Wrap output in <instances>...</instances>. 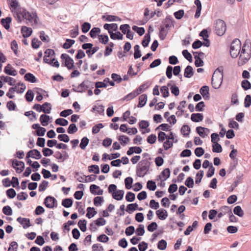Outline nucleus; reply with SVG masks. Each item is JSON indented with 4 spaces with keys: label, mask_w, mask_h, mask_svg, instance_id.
I'll use <instances>...</instances> for the list:
<instances>
[{
    "label": "nucleus",
    "mask_w": 251,
    "mask_h": 251,
    "mask_svg": "<svg viewBox=\"0 0 251 251\" xmlns=\"http://www.w3.org/2000/svg\"><path fill=\"white\" fill-rule=\"evenodd\" d=\"M203 117L202 114L200 113H193L191 115V119L193 122H199L202 121Z\"/></svg>",
    "instance_id": "22"
},
{
    "label": "nucleus",
    "mask_w": 251,
    "mask_h": 251,
    "mask_svg": "<svg viewBox=\"0 0 251 251\" xmlns=\"http://www.w3.org/2000/svg\"><path fill=\"white\" fill-rule=\"evenodd\" d=\"M103 201V198L102 197H96L94 199V204L96 206L101 205Z\"/></svg>",
    "instance_id": "58"
},
{
    "label": "nucleus",
    "mask_w": 251,
    "mask_h": 251,
    "mask_svg": "<svg viewBox=\"0 0 251 251\" xmlns=\"http://www.w3.org/2000/svg\"><path fill=\"white\" fill-rule=\"evenodd\" d=\"M170 170L169 168L165 169L161 173L160 175L158 176L160 179L161 178V177H163L164 178L162 180V181H165L167 178L170 177Z\"/></svg>",
    "instance_id": "27"
},
{
    "label": "nucleus",
    "mask_w": 251,
    "mask_h": 251,
    "mask_svg": "<svg viewBox=\"0 0 251 251\" xmlns=\"http://www.w3.org/2000/svg\"><path fill=\"white\" fill-rule=\"evenodd\" d=\"M190 132V127L188 125H183L181 128V132L184 136H189Z\"/></svg>",
    "instance_id": "41"
},
{
    "label": "nucleus",
    "mask_w": 251,
    "mask_h": 251,
    "mask_svg": "<svg viewBox=\"0 0 251 251\" xmlns=\"http://www.w3.org/2000/svg\"><path fill=\"white\" fill-rule=\"evenodd\" d=\"M212 151L214 152H221L222 151V146L218 143L214 144L212 146Z\"/></svg>",
    "instance_id": "62"
},
{
    "label": "nucleus",
    "mask_w": 251,
    "mask_h": 251,
    "mask_svg": "<svg viewBox=\"0 0 251 251\" xmlns=\"http://www.w3.org/2000/svg\"><path fill=\"white\" fill-rule=\"evenodd\" d=\"M147 101V95L146 94H142L139 97V103L138 104V107H142L146 103Z\"/></svg>",
    "instance_id": "20"
},
{
    "label": "nucleus",
    "mask_w": 251,
    "mask_h": 251,
    "mask_svg": "<svg viewBox=\"0 0 251 251\" xmlns=\"http://www.w3.org/2000/svg\"><path fill=\"white\" fill-rule=\"evenodd\" d=\"M110 37L113 40H122L123 38V35L120 32L117 31L116 33H113L111 31H109Z\"/></svg>",
    "instance_id": "25"
},
{
    "label": "nucleus",
    "mask_w": 251,
    "mask_h": 251,
    "mask_svg": "<svg viewBox=\"0 0 251 251\" xmlns=\"http://www.w3.org/2000/svg\"><path fill=\"white\" fill-rule=\"evenodd\" d=\"M138 95V93L137 92H136L135 90H134V91H132V92L129 93L128 94L126 95V96H125L122 99V100H126V101H128L129 100H131L134 99V98L137 97Z\"/></svg>",
    "instance_id": "30"
},
{
    "label": "nucleus",
    "mask_w": 251,
    "mask_h": 251,
    "mask_svg": "<svg viewBox=\"0 0 251 251\" xmlns=\"http://www.w3.org/2000/svg\"><path fill=\"white\" fill-rule=\"evenodd\" d=\"M10 87L11 92L17 93V94H23L26 89L25 85L22 82H19L16 84H14V86Z\"/></svg>",
    "instance_id": "8"
},
{
    "label": "nucleus",
    "mask_w": 251,
    "mask_h": 251,
    "mask_svg": "<svg viewBox=\"0 0 251 251\" xmlns=\"http://www.w3.org/2000/svg\"><path fill=\"white\" fill-rule=\"evenodd\" d=\"M22 17L27 20L29 23L32 25L33 24L36 25L38 24L39 18L36 13H30L24 8H20V11Z\"/></svg>",
    "instance_id": "3"
},
{
    "label": "nucleus",
    "mask_w": 251,
    "mask_h": 251,
    "mask_svg": "<svg viewBox=\"0 0 251 251\" xmlns=\"http://www.w3.org/2000/svg\"><path fill=\"white\" fill-rule=\"evenodd\" d=\"M150 85V84L149 83L146 82L140 85L138 88H137L135 90L136 91V92L138 93L139 95L140 93L144 92L147 89H148Z\"/></svg>",
    "instance_id": "29"
},
{
    "label": "nucleus",
    "mask_w": 251,
    "mask_h": 251,
    "mask_svg": "<svg viewBox=\"0 0 251 251\" xmlns=\"http://www.w3.org/2000/svg\"><path fill=\"white\" fill-rule=\"evenodd\" d=\"M4 72L6 74L12 76H15L17 75L16 71L11 67L10 64H8L5 67Z\"/></svg>",
    "instance_id": "19"
},
{
    "label": "nucleus",
    "mask_w": 251,
    "mask_h": 251,
    "mask_svg": "<svg viewBox=\"0 0 251 251\" xmlns=\"http://www.w3.org/2000/svg\"><path fill=\"white\" fill-rule=\"evenodd\" d=\"M242 87L245 90H247L251 88V84L247 80H243L241 83Z\"/></svg>",
    "instance_id": "64"
},
{
    "label": "nucleus",
    "mask_w": 251,
    "mask_h": 251,
    "mask_svg": "<svg viewBox=\"0 0 251 251\" xmlns=\"http://www.w3.org/2000/svg\"><path fill=\"white\" fill-rule=\"evenodd\" d=\"M34 98V93L31 90H28L25 95V98L26 100L28 102H31L32 101Z\"/></svg>",
    "instance_id": "46"
},
{
    "label": "nucleus",
    "mask_w": 251,
    "mask_h": 251,
    "mask_svg": "<svg viewBox=\"0 0 251 251\" xmlns=\"http://www.w3.org/2000/svg\"><path fill=\"white\" fill-rule=\"evenodd\" d=\"M77 131V128L75 124H71L70 125L67 132L69 134H73Z\"/></svg>",
    "instance_id": "52"
},
{
    "label": "nucleus",
    "mask_w": 251,
    "mask_h": 251,
    "mask_svg": "<svg viewBox=\"0 0 251 251\" xmlns=\"http://www.w3.org/2000/svg\"><path fill=\"white\" fill-rule=\"evenodd\" d=\"M75 43V41L72 39H67L66 40L65 43H64L63 45V48L65 49H69L74 43Z\"/></svg>",
    "instance_id": "55"
},
{
    "label": "nucleus",
    "mask_w": 251,
    "mask_h": 251,
    "mask_svg": "<svg viewBox=\"0 0 251 251\" xmlns=\"http://www.w3.org/2000/svg\"><path fill=\"white\" fill-rule=\"evenodd\" d=\"M250 52H246L245 54H240L239 59L243 62V63H246L249 61L251 57V50L249 49Z\"/></svg>",
    "instance_id": "32"
},
{
    "label": "nucleus",
    "mask_w": 251,
    "mask_h": 251,
    "mask_svg": "<svg viewBox=\"0 0 251 251\" xmlns=\"http://www.w3.org/2000/svg\"><path fill=\"white\" fill-rule=\"evenodd\" d=\"M42 112H43L46 114H50L51 110V105L50 103L45 102L44 104L41 105Z\"/></svg>",
    "instance_id": "23"
},
{
    "label": "nucleus",
    "mask_w": 251,
    "mask_h": 251,
    "mask_svg": "<svg viewBox=\"0 0 251 251\" xmlns=\"http://www.w3.org/2000/svg\"><path fill=\"white\" fill-rule=\"evenodd\" d=\"M241 47V41L238 39H235L231 43L230 53L232 58H236L240 53Z\"/></svg>",
    "instance_id": "4"
},
{
    "label": "nucleus",
    "mask_w": 251,
    "mask_h": 251,
    "mask_svg": "<svg viewBox=\"0 0 251 251\" xmlns=\"http://www.w3.org/2000/svg\"><path fill=\"white\" fill-rule=\"evenodd\" d=\"M150 40H151L150 34L149 33H148L146 34V35H145V36L144 37L143 40H142V46L145 48L147 47L149 45Z\"/></svg>",
    "instance_id": "39"
},
{
    "label": "nucleus",
    "mask_w": 251,
    "mask_h": 251,
    "mask_svg": "<svg viewBox=\"0 0 251 251\" xmlns=\"http://www.w3.org/2000/svg\"><path fill=\"white\" fill-rule=\"evenodd\" d=\"M172 17L171 16H167L164 22V25L163 26H162V27H165L166 29H168L169 27H170L172 26V21H171Z\"/></svg>",
    "instance_id": "51"
},
{
    "label": "nucleus",
    "mask_w": 251,
    "mask_h": 251,
    "mask_svg": "<svg viewBox=\"0 0 251 251\" xmlns=\"http://www.w3.org/2000/svg\"><path fill=\"white\" fill-rule=\"evenodd\" d=\"M134 57L135 59H137L140 58L142 54L141 51L140 50V47L139 45H136L134 47Z\"/></svg>",
    "instance_id": "49"
},
{
    "label": "nucleus",
    "mask_w": 251,
    "mask_h": 251,
    "mask_svg": "<svg viewBox=\"0 0 251 251\" xmlns=\"http://www.w3.org/2000/svg\"><path fill=\"white\" fill-rule=\"evenodd\" d=\"M124 193L125 192L124 190H119L113 193L112 197L113 199L117 201H120L123 199Z\"/></svg>",
    "instance_id": "17"
},
{
    "label": "nucleus",
    "mask_w": 251,
    "mask_h": 251,
    "mask_svg": "<svg viewBox=\"0 0 251 251\" xmlns=\"http://www.w3.org/2000/svg\"><path fill=\"white\" fill-rule=\"evenodd\" d=\"M151 163L147 159H143L140 161L136 166V173L138 177H143L147 174Z\"/></svg>",
    "instance_id": "1"
},
{
    "label": "nucleus",
    "mask_w": 251,
    "mask_h": 251,
    "mask_svg": "<svg viewBox=\"0 0 251 251\" xmlns=\"http://www.w3.org/2000/svg\"><path fill=\"white\" fill-rule=\"evenodd\" d=\"M87 211L86 217L89 219L92 218L97 213V212L95 210L94 207H89L87 208Z\"/></svg>",
    "instance_id": "42"
},
{
    "label": "nucleus",
    "mask_w": 251,
    "mask_h": 251,
    "mask_svg": "<svg viewBox=\"0 0 251 251\" xmlns=\"http://www.w3.org/2000/svg\"><path fill=\"white\" fill-rule=\"evenodd\" d=\"M147 187L151 191H154L156 188V183L153 180H148L147 183Z\"/></svg>",
    "instance_id": "50"
},
{
    "label": "nucleus",
    "mask_w": 251,
    "mask_h": 251,
    "mask_svg": "<svg viewBox=\"0 0 251 251\" xmlns=\"http://www.w3.org/2000/svg\"><path fill=\"white\" fill-rule=\"evenodd\" d=\"M17 221L22 225L23 228L25 229H26L31 226L30 220L28 218L20 217L17 219Z\"/></svg>",
    "instance_id": "12"
},
{
    "label": "nucleus",
    "mask_w": 251,
    "mask_h": 251,
    "mask_svg": "<svg viewBox=\"0 0 251 251\" xmlns=\"http://www.w3.org/2000/svg\"><path fill=\"white\" fill-rule=\"evenodd\" d=\"M103 27L105 29L107 30L108 31H111L110 29H112L116 31L118 29V25L115 23L111 24H105L103 25Z\"/></svg>",
    "instance_id": "33"
},
{
    "label": "nucleus",
    "mask_w": 251,
    "mask_h": 251,
    "mask_svg": "<svg viewBox=\"0 0 251 251\" xmlns=\"http://www.w3.org/2000/svg\"><path fill=\"white\" fill-rule=\"evenodd\" d=\"M91 24L88 22L84 23L81 25V29L82 32L87 33L91 28Z\"/></svg>",
    "instance_id": "60"
},
{
    "label": "nucleus",
    "mask_w": 251,
    "mask_h": 251,
    "mask_svg": "<svg viewBox=\"0 0 251 251\" xmlns=\"http://www.w3.org/2000/svg\"><path fill=\"white\" fill-rule=\"evenodd\" d=\"M21 32L24 38L29 37L32 32V30L30 27H27L25 26H22L21 28Z\"/></svg>",
    "instance_id": "16"
},
{
    "label": "nucleus",
    "mask_w": 251,
    "mask_h": 251,
    "mask_svg": "<svg viewBox=\"0 0 251 251\" xmlns=\"http://www.w3.org/2000/svg\"><path fill=\"white\" fill-rule=\"evenodd\" d=\"M102 19L103 20L108 22L117 21L121 20V19L119 17L110 15H103L102 16Z\"/></svg>",
    "instance_id": "21"
},
{
    "label": "nucleus",
    "mask_w": 251,
    "mask_h": 251,
    "mask_svg": "<svg viewBox=\"0 0 251 251\" xmlns=\"http://www.w3.org/2000/svg\"><path fill=\"white\" fill-rule=\"evenodd\" d=\"M86 224L87 222L85 220H79L78 222V226L82 232L86 230Z\"/></svg>",
    "instance_id": "47"
},
{
    "label": "nucleus",
    "mask_w": 251,
    "mask_h": 251,
    "mask_svg": "<svg viewBox=\"0 0 251 251\" xmlns=\"http://www.w3.org/2000/svg\"><path fill=\"white\" fill-rule=\"evenodd\" d=\"M133 182V179L131 177H127L125 179V187L127 189H131L132 187V183Z\"/></svg>",
    "instance_id": "53"
},
{
    "label": "nucleus",
    "mask_w": 251,
    "mask_h": 251,
    "mask_svg": "<svg viewBox=\"0 0 251 251\" xmlns=\"http://www.w3.org/2000/svg\"><path fill=\"white\" fill-rule=\"evenodd\" d=\"M193 54L194 55V58L195 59V63H203L201 57L204 55V53L202 52H194Z\"/></svg>",
    "instance_id": "26"
},
{
    "label": "nucleus",
    "mask_w": 251,
    "mask_h": 251,
    "mask_svg": "<svg viewBox=\"0 0 251 251\" xmlns=\"http://www.w3.org/2000/svg\"><path fill=\"white\" fill-rule=\"evenodd\" d=\"M75 177L80 182H87V179H85L86 176L85 175L81 176L78 172H76L75 175Z\"/></svg>",
    "instance_id": "45"
},
{
    "label": "nucleus",
    "mask_w": 251,
    "mask_h": 251,
    "mask_svg": "<svg viewBox=\"0 0 251 251\" xmlns=\"http://www.w3.org/2000/svg\"><path fill=\"white\" fill-rule=\"evenodd\" d=\"M88 170L89 172H93L96 174H98L100 173L99 167L97 165L90 166Z\"/></svg>",
    "instance_id": "57"
},
{
    "label": "nucleus",
    "mask_w": 251,
    "mask_h": 251,
    "mask_svg": "<svg viewBox=\"0 0 251 251\" xmlns=\"http://www.w3.org/2000/svg\"><path fill=\"white\" fill-rule=\"evenodd\" d=\"M94 85L93 82L89 80H85L79 85L75 86L73 91L78 93H83L88 89H93Z\"/></svg>",
    "instance_id": "6"
},
{
    "label": "nucleus",
    "mask_w": 251,
    "mask_h": 251,
    "mask_svg": "<svg viewBox=\"0 0 251 251\" xmlns=\"http://www.w3.org/2000/svg\"><path fill=\"white\" fill-rule=\"evenodd\" d=\"M233 212L235 215L240 217H243L244 214V211L242 209L241 206L238 205L234 207L233 209Z\"/></svg>",
    "instance_id": "43"
},
{
    "label": "nucleus",
    "mask_w": 251,
    "mask_h": 251,
    "mask_svg": "<svg viewBox=\"0 0 251 251\" xmlns=\"http://www.w3.org/2000/svg\"><path fill=\"white\" fill-rule=\"evenodd\" d=\"M226 26L225 22L221 19L217 20L214 24V30L216 34L219 36L224 34Z\"/></svg>",
    "instance_id": "5"
},
{
    "label": "nucleus",
    "mask_w": 251,
    "mask_h": 251,
    "mask_svg": "<svg viewBox=\"0 0 251 251\" xmlns=\"http://www.w3.org/2000/svg\"><path fill=\"white\" fill-rule=\"evenodd\" d=\"M73 200L71 198H66L62 201V205L66 208H69L72 206Z\"/></svg>",
    "instance_id": "40"
},
{
    "label": "nucleus",
    "mask_w": 251,
    "mask_h": 251,
    "mask_svg": "<svg viewBox=\"0 0 251 251\" xmlns=\"http://www.w3.org/2000/svg\"><path fill=\"white\" fill-rule=\"evenodd\" d=\"M204 175V172L202 170L199 171V172L196 174L195 183L196 184H199L202 179V178Z\"/></svg>",
    "instance_id": "54"
},
{
    "label": "nucleus",
    "mask_w": 251,
    "mask_h": 251,
    "mask_svg": "<svg viewBox=\"0 0 251 251\" xmlns=\"http://www.w3.org/2000/svg\"><path fill=\"white\" fill-rule=\"evenodd\" d=\"M26 157L27 158L32 157L35 159H39L42 157V155L39 151L36 149H33L27 152Z\"/></svg>",
    "instance_id": "11"
},
{
    "label": "nucleus",
    "mask_w": 251,
    "mask_h": 251,
    "mask_svg": "<svg viewBox=\"0 0 251 251\" xmlns=\"http://www.w3.org/2000/svg\"><path fill=\"white\" fill-rule=\"evenodd\" d=\"M167 247V242L162 239L159 241L157 244V248L160 250H164Z\"/></svg>",
    "instance_id": "61"
},
{
    "label": "nucleus",
    "mask_w": 251,
    "mask_h": 251,
    "mask_svg": "<svg viewBox=\"0 0 251 251\" xmlns=\"http://www.w3.org/2000/svg\"><path fill=\"white\" fill-rule=\"evenodd\" d=\"M24 77L25 80L31 83H35L36 81V78L35 76L31 73L26 74Z\"/></svg>",
    "instance_id": "38"
},
{
    "label": "nucleus",
    "mask_w": 251,
    "mask_h": 251,
    "mask_svg": "<svg viewBox=\"0 0 251 251\" xmlns=\"http://www.w3.org/2000/svg\"><path fill=\"white\" fill-rule=\"evenodd\" d=\"M91 111L92 112L97 111L100 115H103L104 114V106L101 104L94 105Z\"/></svg>",
    "instance_id": "18"
},
{
    "label": "nucleus",
    "mask_w": 251,
    "mask_h": 251,
    "mask_svg": "<svg viewBox=\"0 0 251 251\" xmlns=\"http://www.w3.org/2000/svg\"><path fill=\"white\" fill-rule=\"evenodd\" d=\"M44 54V63H58L55 57V54L54 50L50 49H47L45 51Z\"/></svg>",
    "instance_id": "7"
},
{
    "label": "nucleus",
    "mask_w": 251,
    "mask_h": 251,
    "mask_svg": "<svg viewBox=\"0 0 251 251\" xmlns=\"http://www.w3.org/2000/svg\"><path fill=\"white\" fill-rule=\"evenodd\" d=\"M55 123L56 125H60L61 126H66L68 124V121L63 118L57 119L55 120Z\"/></svg>",
    "instance_id": "56"
},
{
    "label": "nucleus",
    "mask_w": 251,
    "mask_h": 251,
    "mask_svg": "<svg viewBox=\"0 0 251 251\" xmlns=\"http://www.w3.org/2000/svg\"><path fill=\"white\" fill-rule=\"evenodd\" d=\"M132 28L134 31H136L140 36L143 35L145 32L144 28L142 27H138L136 25H133Z\"/></svg>",
    "instance_id": "48"
},
{
    "label": "nucleus",
    "mask_w": 251,
    "mask_h": 251,
    "mask_svg": "<svg viewBox=\"0 0 251 251\" xmlns=\"http://www.w3.org/2000/svg\"><path fill=\"white\" fill-rule=\"evenodd\" d=\"M135 199V194L131 192H128L126 196V200L127 201L132 202L134 201Z\"/></svg>",
    "instance_id": "63"
},
{
    "label": "nucleus",
    "mask_w": 251,
    "mask_h": 251,
    "mask_svg": "<svg viewBox=\"0 0 251 251\" xmlns=\"http://www.w3.org/2000/svg\"><path fill=\"white\" fill-rule=\"evenodd\" d=\"M50 117L46 114H42L40 118V122L43 126H46L48 124Z\"/></svg>",
    "instance_id": "28"
},
{
    "label": "nucleus",
    "mask_w": 251,
    "mask_h": 251,
    "mask_svg": "<svg viewBox=\"0 0 251 251\" xmlns=\"http://www.w3.org/2000/svg\"><path fill=\"white\" fill-rule=\"evenodd\" d=\"M0 78L4 82L8 83V84L11 86H14V84L16 82V80L15 79H14L12 77L7 76H0Z\"/></svg>",
    "instance_id": "31"
},
{
    "label": "nucleus",
    "mask_w": 251,
    "mask_h": 251,
    "mask_svg": "<svg viewBox=\"0 0 251 251\" xmlns=\"http://www.w3.org/2000/svg\"><path fill=\"white\" fill-rule=\"evenodd\" d=\"M44 203L46 206L49 208H53L54 207L57 206L56 200L51 196L47 197L44 200Z\"/></svg>",
    "instance_id": "9"
},
{
    "label": "nucleus",
    "mask_w": 251,
    "mask_h": 251,
    "mask_svg": "<svg viewBox=\"0 0 251 251\" xmlns=\"http://www.w3.org/2000/svg\"><path fill=\"white\" fill-rule=\"evenodd\" d=\"M100 33V29L99 27H94L90 30L89 35L91 38L94 39Z\"/></svg>",
    "instance_id": "37"
},
{
    "label": "nucleus",
    "mask_w": 251,
    "mask_h": 251,
    "mask_svg": "<svg viewBox=\"0 0 251 251\" xmlns=\"http://www.w3.org/2000/svg\"><path fill=\"white\" fill-rule=\"evenodd\" d=\"M223 66H220L215 71L212 77V84L215 89L219 88L222 84L223 78Z\"/></svg>",
    "instance_id": "2"
},
{
    "label": "nucleus",
    "mask_w": 251,
    "mask_h": 251,
    "mask_svg": "<svg viewBox=\"0 0 251 251\" xmlns=\"http://www.w3.org/2000/svg\"><path fill=\"white\" fill-rule=\"evenodd\" d=\"M12 19L10 17L1 20V24L6 29L10 28V24L11 22Z\"/></svg>",
    "instance_id": "24"
},
{
    "label": "nucleus",
    "mask_w": 251,
    "mask_h": 251,
    "mask_svg": "<svg viewBox=\"0 0 251 251\" xmlns=\"http://www.w3.org/2000/svg\"><path fill=\"white\" fill-rule=\"evenodd\" d=\"M196 131L199 135L202 138H204L210 132V130L208 128L203 127L201 126H198L196 128Z\"/></svg>",
    "instance_id": "13"
},
{
    "label": "nucleus",
    "mask_w": 251,
    "mask_h": 251,
    "mask_svg": "<svg viewBox=\"0 0 251 251\" xmlns=\"http://www.w3.org/2000/svg\"><path fill=\"white\" fill-rule=\"evenodd\" d=\"M168 32V29L165 28V27L160 26L159 31V38L161 40H163L166 38Z\"/></svg>",
    "instance_id": "34"
},
{
    "label": "nucleus",
    "mask_w": 251,
    "mask_h": 251,
    "mask_svg": "<svg viewBox=\"0 0 251 251\" xmlns=\"http://www.w3.org/2000/svg\"><path fill=\"white\" fill-rule=\"evenodd\" d=\"M156 214L158 218L161 220H165L168 216L167 210L163 208H160L156 210Z\"/></svg>",
    "instance_id": "14"
},
{
    "label": "nucleus",
    "mask_w": 251,
    "mask_h": 251,
    "mask_svg": "<svg viewBox=\"0 0 251 251\" xmlns=\"http://www.w3.org/2000/svg\"><path fill=\"white\" fill-rule=\"evenodd\" d=\"M200 92L204 99H209V87L207 86H203L202 87H201L200 90Z\"/></svg>",
    "instance_id": "15"
},
{
    "label": "nucleus",
    "mask_w": 251,
    "mask_h": 251,
    "mask_svg": "<svg viewBox=\"0 0 251 251\" xmlns=\"http://www.w3.org/2000/svg\"><path fill=\"white\" fill-rule=\"evenodd\" d=\"M193 75V68L190 66H188L185 69L184 76L187 78H190Z\"/></svg>",
    "instance_id": "35"
},
{
    "label": "nucleus",
    "mask_w": 251,
    "mask_h": 251,
    "mask_svg": "<svg viewBox=\"0 0 251 251\" xmlns=\"http://www.w3.org/2000/svg\"><path fill=\"white\" fill-rule=\"evenodd\" d=\"M61 58L62 63H74L73 59L66 53L62 54Z\"/></svg>",
    "instance_id": "36"
},
{
    "label": "nucleus",
    "mask_w": 251,
    "mask_h": 251,
    "mask_svg": "<svg viewBox=\"0 0 251 251\" xmlns=\"http://www.w3.org/2000/svg\"><path fill=\"white\" fill-rule=\"evenodd\" d=\"M12 167L15 169L17 173H20L25 168V164L23 161L14 159L12 160Z\"/></svg>",
    "instance_id": "10"
},
{
    "label": "nucleus",
    "mask_w": 251,
    "mask_h": 251,
    "mask_svg": "<svg viewBox=\"0 0 251 251\" xmlns=\"http://www.w3.org/2000/svg\"><path fill=\"white\" fill-rule=\"evenodd\" d=\"M99 50V47L98 46L95 47H92V49L87 50L86 51V53L87 54L89 57H91V56L96 52Z\"/></svg>",
    "instance_id": "59"
},
{
    "label": "nucleus",
    "mask_w": 251,
    "mask_h": 251,
    "mask_svg": "<svg viewBox=\"0 0 251 251\" xmlns=\"http://www.w3.org/2000/svg\"><path fill=\"white\" fill-rule=\"evenodd\" d=\"M89 140L87 137H83L81 140V142L79 145L80 148L82 150H85L86 149V146L88 145L89 143Z\"/></svg>",
    "instance_id": "44"
}]
</instances>
